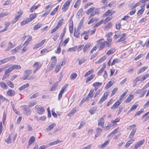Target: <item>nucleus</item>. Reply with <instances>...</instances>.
<instances>
[{
  "label": "nucleus",
  "instance_id": "nucleus-49",
  "mask_svg": "<svg viewBox=\"0 0 149 149\" xmlns=\"http://www.w3.org/2000/svg\"><path fill=\"white\" fill-rule=\"evenodd\" d=\"M121 26V23L119 22H118L116 24V28L117 30H120Z\"/></svg>",
  "mask_w": 149,
  "mask_h": 149
},
{
  "label": "nucleus",
  "instance_id": "nucleus-46",
  "mask_svg": "<svg viewBox=\"0 0 149 149\" xmlns=\"http://www.w3.org/2000/svg\"><path fill=\"white\" fill-rule=\"evenodd\" d=\"M51 59L52 60V61L51 64L55 65L57 63V61L56 59V57L55 56H53L52 57Z\"/></svg>",
  "mask_w": 149,
  "mask_h": 149
},
{
  "label": "nucleus",
  "instance_id": "nucleus-40",
  "mask_svg": "<svg viewBox=\"0 0 149 149\" xmlns=\"http://www.w3.org/2000/svg\"><path fill=\"white\" fill-rule=\"evenodd\" d=\"M120 61V60L118 59V58H116V59H114L113 61L112 62L111 65V66H112L113 65H114L116 63H118Z\"/></svg>",
  "mask_w": 149,
  "mask_h": 149
},
{
  "label": "nucleus",
  "instance_id": "nucleus-7",
  "mask_svg": "<svg viewBox=\"0 0 149 149\" xmlns=\"http://www.w3.org/2000/svg\"><path fill=\"white\" fill-rule=\"evenodd\" d=\"M22 46L21 45H19V46L16 47L15 49H12L11 51V52L12 54H14L17 52L19 50H20L22 47Z\"/></svg>",
  "mask_w": 149,
  "mask_h": 149
},
{
  "label": "nucleus",
  "instance_id": "nucleus-56",
  "mask_svg": "<svg viewBox=\"0 0 149 149\" xmlns=\"http://www.w3.org/2000/svg\"><path fill=\"white\" fill-rule=\"evenodd\" d=\"M95 111L96 109L94 108V107H93L90 109L89 110V111L91 115H92L95 113Z\"/></svg>",
  "mask_w": 149,
  "mask_h": 149
},
{
  "label": "nucleus",
  "instance_id": "nucleus-44",
  "mask_svg": "<svg viewBox=\"0 0 149 149\" xmlns=\"http://www.w3.org/2000/svg\"><path fill=\"white\" fill-rule=\"evenodd\" d=\"M72 1V0H68L64 3V4L68 8L69 5Z\"/></svg>",
  "mask_w": 149,
  "mask_h": 149
},
{
  "label": "nucleus",
  "instance_id": "nucleus-57",
  "mask_svg": "<svg viewBox=\"0 0 149 149\" xmlns=\"http://www.w3.org/2000/svg\"><path fill=\"white\" fill-rule=\"evenodd\" d=\"M81 1V0H77L74 6V7L75 8H77L80 4Z\"/></svg>",
  "mask_w": 149,
  "mask_h": 149
},
{
  "label": "nucleus",
  "instance_id": "nucleus-24",
  "mask_svg": "<svg viewBox=\"0 0 149 149\" xmlns=\"http://www.w3.org/2000/svg\"><path fill=\"white\" fill-rule=\"evenodd\" d=\"M134 141V139H130L129 141H128L126 143V144L125 145L126 147H128L130 146V145L133 143Z\"/></svg>",
  "mask_w": 149,
  "mask_h": 149
},
{
  "label": "nucleus",
  "instance_id": "nucleus-35",
  "mask_svg": "<svg viewBox=\"0 0 149 149\" xmlns=\"http://www.w3.org/2000/svg\"><path fill=\"white\" fill-rule=\"evenodd\" d=\"M59 7V6H58L55 8H54L53 11L51 13L50 15H53L58 10Z\"/></svg>",
  "mask_w": 149,
  "mask_h": 149
},
{
  "label": "nucleus",
  "instance_id": "nucleus-61",
  "mask_svg": "<svg viewBox=\"0 0 149 149\" xmlns=\"http://www.w3.org/2000/svg\"><path fill=\"white\" fill-rule=\"evenodd\" d=\"M33 66V67L35 68H37L38 67H39L40 68L41 67V64H39L38 62H36L34 63Z\"/></svg>",
  "mask_w": 149,
  "mask_h": 149
},
{
  "label": "nucleus",
  "instance_id": "nucleus-54",
  "mask_svg": "<svg viewBox=\"0 0 149 149\" xmlns=\"http://www.w3.org/2000/svg\"><path fill=\"white\" fill-rule=\"evenodd\" d=\"M113 84L112 83L111 81H109L107 84L105 88H106V89H108Z\"/></svg>",
  "mask_w": 149,
  "mask_h": 149
},
{
  "label": "nucleus",
  "instance_id": "nucleus-21",
  "mask_svg": "<svg viewBox=\"0 0 149 149\" xmlns=\"http://www.w3.org/2000/svg\"><path fill=\"white\" fill-rule=\"evenodd\" d=\"M134 97L133 95H130L129 96L127 99L125 101V102L126 103H129L132 100Z\"/></svg>",
  "mask_w": 149,
  "mask_h": 149
},
{
  "label": "nucleus",
  "instance_id": "nucleus-64",
  "mask_svg": "<svg viewBox=\"0 0 149 149\" xmlns=\"http://www.w3.org/2000/svg\"><path fill=\"white\" fill-rule=\"evenodd\" d=\"M9 14L8 12H6L0 14V18L4 17L6 16L7 15Z\"/></svg>",
  "mask_w": 149,
  "mask_h": 149
},
{
  "label": "nucleus",
  "instance_id": "nucleus-15",
  "mask_svg": "<svg viewBox=\"0 0 149 149\" xmlns=\"http://www.w3.org/2000/svg\"><path fill=\"white\" fill-rule=\"evenodd\" d=\"M77 111V109L75 107L74 108L71 110L70 112L68 114V115L71 117L74 115Z\"/></svg>",
  "mask_w": 149,
  "mask_h": 149
},
{
  "label": "nucleus",
  "instance_id": "nucleus-62",
  "mask_svg": "<svg viewBox=\"0 0 149 149\" xmlns=\"http://www.w3.org/2000/svg\"><path fill=\"white\" fill-rule=\"evenodd\" d=\"M61 68V66L59 65H57L55 68V71L56 72H58Z\"/></svg>",
  "mask_w": 149,
  "mask_h": 149
},
{
  "label": "nucleus",
  "instance_id": "nucleus-63",
  "mask_svg": "<svg viewBox=\"0 0 149 149\" xmlns=\"http://www.w3.org/2000/svg\"><path fill=\"white\" fill-rule=\"evenodd\" d=\"M120 118L118 117L115 119L114 120H113L111 121V123H116L117 122H118L120 121Z\"/></svg>",
  "mask_w": 149,
  "mask_h": 149
},
{
  "label": "nucleus",
  "instance_id": "nucleus-6",
  "mask_svg": "<svg viewBox=\"0 0 149 149\" xmlns=\"http://www.w3.org/2000/svg\"><path fill=\"white\" fill-rule=\"evenodd\" d=\"M13 70L10 67L8 69L5 70V74L3 77L2 79H4L8 78L10 75V73Z\"/></svg>",
  "mask_w": 149,
  "mask_h": 149
},
{
  "label": "nucleus",
  "instance_id": "nucleus-60",
  "mask_svg": "<svg viewBox=\"0 0 149 149\" xmlns=\"http://www.w3.org/2000/svg\"><path fill=\"white\" fill-rule=\"evenodd\" d=\"M94 9L95 8L93 7L88 9L86 12L87 14V15H89L92 12Z\"/></svg>",
  "mask_w": 149,
  "mask_h": 149
},
{
  "label": "nucleus",
  "instance_id": "nucleus-9",
  "mask_svg": "<svg viewBox=\"0 0 149 149\" xmlns=\"http://www.w3.org/2000/svg\"><path fill=\"white\" fill-rule=\"evenodd\" d=\"M65 88L66 87L65 86H63L61 88V90L58 94V100H60L61 98L62 94L64 92Z\"/></svg>",
  "mask_w": 149,
  "mask_h": 149
},
{
  "label": "nucleus",
  "instance_id": "nucleus-58",
  "mask_svg": "<svg viewBox=\"0 0 149 149\" xmlns=\"http://www.w3.org/2000/svg\"><path fill=\"white\" fill-rule=\"evenodd\" d=\"M69 38H68L64 40V42L62 43L63 47H65L66 46L67 43H68L69 41Z\"/></svg>",
  "mask_w": 149,
  "mask_h": 149
},
{
  "label": "nucleus",
  "instance_id": "nucleus-13",
  "mask_svg": "<svg viewBox=\"0 0 149 149\" xmlns=\"http://www.w3.org/2000/svg\"><path fill=\"white\" fill-rule=\"evenodd\" d=\"M56 124L55 123H53L49 125L46 128V130L47 132L49 131L50 130L53 129L54 127L56 126Z\"/></svg>",
  "mask_w": 149,
  "mask_h": 149
},
{
  "label": "nucleus",
  "instance_id": "nucleus-19",
  "mask_svg": "<svg viewBox=\"0 0 149 149\" xmlns=\"http://www.w3.org/2000/svg\"><path fill=\"white\" fill-rule=\"evenodd\" d=\"M11 69H12V70H13L14 69L19 70L21 68V67L19 65L15 64L13 65H12L10 67Z\"/></svg>",
  "mask_w": 149,
  "mask_h": 149
},
{
  "label": "nucleus",
  "instance_id": "nucleus-45",
  "mask_svg": "<svg viewBox=\"0 0 149 149\" xmlns=\"http://www.w3.org/2000/svg\"><path fill=\"white\" fill-rule=\"evenodd\" d=\"M58 85V82H56L54 84H53L51 88L50 91H52L55 90L56 89V87Z\"/></svg>",
  "mask_w": 149,
  "mask_h": 149
},
{
  "label": "nucleus",
  "instance_id": "nucleus-1",
  "mask_svg": "<svg viewBox=\"0 0 149 149\" xmlns=\"http://www.w3.org/2000/svg\"><path fill=\"white\" fill-rule=\"evenodd\" d=\"M96 42L99 45V49L100 50L103 49L105 46V41L104 39L102 38L97 41Z\"/></svg>",
  "mask_w": 149,
  "mask_h": 149
},
{
  "label": "nucleus",
  "instance_id": "nucleus-47",
  "mask_svg": "<svg viewBox=\"0 0 149 149\" xmlns=\"http://www.w3.org/2000/svg\"><path fill=\"white\" fill-rule=\"evenodd\" d=\"M94 91V90L91 89L87 97L88 98H91L93 97V93Z\"/></svg>",
  "mask_w": 149,
  "mask_h": 149
},
{
  "label": "nucleus",
  "instance_id": "nucleus-37",
  "mask_svg": "<svg viewBox=\"0 0 149 149\" xmlns=\"http://www.w3.org/2000/svg\"><path fill=\"white\" fill-rule=\"evenodd\" d=\"M118 128H116L115 130H113L112 132H111L110 134H109L107 136L108 137L112 136H113L116 133V132L118 131Z\"/></svg>",
  "mask_w": 149,
  "mask_h": 149
},
{
  "label": "nucleus",
  "instance_id": "nucleus-32",
  "mask_svg": "<svg viewBox=\"0 0 149 149\" xmlns=\"http://www.w3.org/2000/svg\"><path fill=\"white\" fill-rule=\"evenodd\" d=\"M66 30V28H64L63 29V32L62 33L60 39H61V42L60 44V45H62V41L63 40V38L64 37V36H65V31Z\"/></svg>",
  "mask_w": 149,
  "mask_h": 149
},
{
  "label": "nucleus",
  "instance_id": "nucleus-10",
  "mask_svg": "<svg viewBox=\"0 0 149 149\" xmlns=\"http://www.w3.org/2000/svg\"><path fill=\"white\" fill-rule=\"evenodd\" d=\"M37 14L34 13L30 14L29 16V17L27 19L28 22H31L36 17Z\"/></svg>",
  "mask_w": 149,
  "mask_h": 149
},
{
  "label": "nucleus",
  "instance_id": "nucleus-39",
  "mask_svg": "<svg viewBox=\"0 0 149 149\" xmlns=\"http://www.w3.org/2000/svg\"><path fill=\"white\" fill-rule=\"evenodd\" d=\"M38 8V6L33 5L30 9V11L31 12H33L34 11L36 10Z\"/></svg>",
  "mask_w": 149,
  "mask_h": 149
},
{
  "label": "nucleus",
  "instance_id": "nucleus-22",
  "mask_svg": "<svg viewBox=\"0 0 149 149\" xmlns=\"http://www.w3.org/2000/svg\"><path fill=\"white\" fill-rule=\"evenodd\" d=\"M29 86V84L28 83H26V84L23 85V86H21V87H19V88L18 90L19 91H22V90L28 87Z\"/></svg>",
  "mask_w": 149,
  "mask_h": 149
},
{
  "label": "nucleus",
  "instance_id": "nucleus-27",
  "mask_svg": "<svg viewBox=\"0 0 149 149\" xmlns=\"http://www.w3.org/2000/svg\"><path fill=\"white\" fill-rule=\"evenodd\" d=\"M32 39V38L31 36L29 37V38L23 44V46H26L27 45L29 42Z\"/></svg>",
  "mask_w": 149,
  "mask_h": 149
},
{
  "label": "nucleus",
  "instance_id": "nucleus-50",
  "mask_svg": "<svg viewBox=\"0 0 149 149\" xmlns=\"http://www.w3.org/2000/svg\"><path fill=\"white\" fill-rule=\"evenodd\" d=\"M110 140H108L105 141L104 143H103L101 146L102 148H105L106 146L109 143Z\"/></svg>",
  "mask_w": 149,
  "mask_h": 149
},
{
  "label": "nucleus",
  "instance_id": "nucleus-12",
  "mask_svg": "<svg viewBox=\"0 0 149 149\" xmlns=\"http://www.w3.org/2000/svg\"><path fill=\"white\" fill-rule=\"evenodd\" d=\"M35 141V138L33 136H32L29 140L27 148H28Z\"/></svg>",
  "mask_w": 149,
  "mask_h": 149
},
{
  "label": "nucleus",
  "instance_id": "nucleus-4",
  "mask_svg": "<svg viewBox=\"0 0 149 149\" xmlns=\"http://www.w3.org/2000/svg\"><path fill=\"white\" fill-rule=\"evenodd\" d=\"M63 19H61L58 21L57 25L51 31L50 33L51 34L56 31L62 26L63 23Z\"/></svg>",
  "mask_w": 149,
  "mask_h": 149
},
{
  "label": "nucleus",
  "instance_id": "nucleus-20",
  "mask_svg": "<svg viewBox=\"0 0 149 149\" xmlns=\"http://www.w3.org/2000/svg\"><path fill=\"white\" fill-rule=\"evenodd\" d=\"M116 51V49L114 48H111L110 49L108 50L106 53V54L109 55L112 54Z\"/></svg>",
  "mask_w": 149,
  "mask_h": 149
},
{
  "label": "nucleus",
  "instance_id": "nucleus-8",
  "mask_svg": "<svg viewBox=\"0 0 149 149\" xmlns=\"http://www.w3.org/2000/svg\"><path fill=\"white\" fill-rule=\"evenodd\" d=\"M108 95V93L106 92L104 93V95L99 101L100 103H102L106 100L107 97Z\"/></svg>",
  "mask_w": 149,
  "mask_h": 149
},
{
  "label": "nucleus",
  "instance_id": "nucleus-33",
  "mask_svg": "<svg viewBox=\"0 0 149 149\" xmlns=\"http://www.w3.org/2000/svg\"><path fill=\"white\" fill-rule=\"evenodd\" d=\"M148 68V67L147 66L143 67H142L141 69H139L138 72V74H139L140 73L144 72L145 70Z\"/></svg>",
  "mask_w": 149,
  "mask_h": 149
},
{
  "label": "nucleus",
  "instance_id": "nucleus-23",
  "mask_svg": "<svg viewBox=\"0 0 149 149\" xmlns=\"http://www.w3.org/2000/svg\"><path fill=\"white\" fill-rule=\"evenodd\" d=\"M104 121L103 118H101L98 121V125L103 127Z\"/></svg>",
  "mask_w": 149,
  "mask_h": 149
},
{
  "label": "nucleus",
  "instance_id": "nucleus-42",
  "mask_svg": "<svg viewBox=\"0 0 149 149\" xmlns=\"http://www.w3.org/2000/svg\"><path fill=\"white\" fill-rule=\"evenodd\" d=\"M42 26V25L40 23L38 24L35 25L33 27L34 30H37L40 28Z\"/></svg>",
  "mask_w": 149,
  "mask_h": 149
},
{
  "label": "nucleus",
  "instance_id": "nucleus-31",
  "mask_svg": "<svg viewBox=\"0 0 149 149\" xmlns=\"http://www.w3.org/2000/svg\"><path fill=\"white\" fill-rule=\"evenodd\" d=\"M138 106V104H136L133 105L132 107L128 111V113H129L132 111L135 110Z\"/></svg>",
  "mask_w": 149,
  "mask_h": 149
},
{
  "label": "nucleus",
  "instance_id": "nucleus-5",
  "mask_svg": "<svg viewBox=\"0 0 149 149\" xmlns=\"http://www.w3.org/2000/svg\"><path fill=\"white\" fill-rule=\"evenodd\" d=\"M35 108L37 112L39 114H42L45 112L44 108L43 107L36 105Z\"/></svg>",
  "mask_w": 149,
  "mask_h": 149
},
{
  "label": "nucleus",
  "instance_id": "nucleus-48",
  "mask_svg": "<svg viewBox=\"0 0 149 149\" xmlns=\"http://www.w3.org/2000/svg\"><path fill=\"white\" fill-rule=\"evenodd\" d=\"M105 66H103L102 68L99 71L97 72V74L98 75H100V74L102 73L103 71L104 70V69L105 68Z\"/></svg>",
  "mask_w": 149,
  "mask_h": 149
},
{
  "label": "nucleus",
  "instance_id": "nucleus-29",
  "mask_svg": "<svg viewBox=\"0 0 149 149\" xmlns=\"http://www.w3.org/2000/svg\"><path fill=\"white\" fill-rule=\"evenodd\" d=\"M128 92V91L127 90L125 91V92L122 94L121 95L119 98V100H120L121 101H122L124 97L126 95L127 93Z\"/></svg>",
  "mask_w": 149,
  "mask_h": 149
},
{
  "label": "nucleus",
  "instance_id": "nucleus-52",
  "mask_svg": "<svg viewBox=\"0 0 149 149\" xmlns=\"http://www.w3.org/2000/svg\"><path fill=\"white\" fill-rule=\"evenodd\" d=\"M18 13L19 15L16 16L15 18L17 21L19 20V18L20 17L21 15H22V13L21 11H18Z\"/></svg>",
  "mask_w": 149,
  "mask_h": 149
},
{
  "label": "nucleus",
  "instance_id": "nucleus-18",
  "mask_svg": "<svg viewBox=\"0 0 149 149\" xmlns=\"http://www.w3.org/2000/svg\"><path fill=\"white\" fill-rule=\"evenodd\" d=\"M89 31H84L82 33H81V36H82L84 37V39L86 40H87L88 38V33Z\"/></svg>",
  "mask_w": 149,
  "mask_h": 149
},
{
  "label": "nucleus",
  "instance_id": "nucleus-59",
  "mask_svg": "<svg viewBox=\"0 0 149 149\" xmlns=\"http://www.w3.org/2000/svg\"><path fill=\"white\" fill-rule=\"evenodd\" d=\"M103 22V20H102L96 23L94 26V27H96L99 26L102 24Z\"/></svg>",
  "mask_w": 149,
  "mask_h": 149
},
{
  "label": "nucleus",
  "instance_id": "nucleus-28",
  "mask_svg": "<svg viewBox=\"0 0 149 149\" xmlns=\"http://www.w3.org/2000/svg\"><path fill=\"white\" fill-rule=\"evenodd\" d=\"M0 87L5 89H6L8 88L7 85L4 82H0Z\"/></svg>",
  "mask_w": 149,
  "mask_h": 149
},
{
  "label": "nucleus",
  "instance_id": "nucleus-53",
  "mask_svg": "<svg viewBox=\"0 0 149 149\" xmlns=\"http://www.w3.org/2000/svg\"><path fill=\"white\" fill-rule=\"evenodd\" d=\"M96 11H95V12H91V15H90V17H91L93 16H94L95 15V14H98L99 12L98 11V9H96Z\"/></svg>",
  "mask_w": 149,
  "mask_h": 149
},
{
  "label": "nucleus",
  "instance_id": "nucleus-43",
  "mask_svg": "<svg viewBox=\"0 0 149 149\" xmlns=\"http://www.w3.org/2000/svg\"><path fill=\"white\" fill-rule=\"evenodd\" d=\"M102 84V83L96 82L93 84V86L95 87V88L101 86Z\"/></svg>",
  "mask_w": 149,
  "mask_h": 149
},
{
  "label": "nucleus",
  "instance_id": "nucleus-25",
  "mask_svg": "<svg viewBox=\"0 0 149 149\" xmlns=\"http://www.w3.org/2000/svg\"><path fill=\"white\" fill-rule=\"evenodd\" d=\"M125 36V33H123L121 34L120 35L121 37L120 39H118L117 42H120L125 40V38L124 37Z\"/></svg>",
  "mask_w": 149,
  "mask_h": 149
},
{
  "label": "nucleus",
  "instance_id": "nucleus-41",
  "mask_svg": "<svg viewBox=\"0 0 149 149\" xmlns=\"http://www.w3.org/2000/svg\"><path fill=\"white\" fill-rule=\"evenodd\" d=\"M95 77V75H91L90 77H88L87 79H86V83H87L88 82H89L90 81L92 80Z\"/></svg>",
  "mask_w": 149,
  "mask_h": 149
},
{
  "label": "nucleus",
  "instance_id": "nucleus-30",
  "mask_svg": "<svg viewBox=\"0 0 149 149\" xmlns=\"http://www.w3.org/2000/svg\"><path fill=\"white\" fill-rule=\"evenodd\" d=\"M91 44L90 43H88L85 45L83 49V51L85 52L91 46Z\"/></svg>",
  "mask_w": 149,
  "mask_h": 149
},
{
  "label": "nucleus",
  "instance_id": "nucleus-34",
  "mask_svg": "<svg viewBox=\"0 0 149 149\" xmlns=\"http://www.w3.org/2000/svg\"><path fill=\"white\" fill-rule=\"evenodd\" d=\"M8 61V58H7L3 59L0 60V65L5 63Z\"/></svg>",
  "mask_w": 149,
  "mask_h": 149
},
{
  "label": "nucleus",
  "instance_id": "nucleus-2",
  "mask_svg": "<svg viewBox=\"0 0 149 149\" xmlns=\"http://www.w3.org/2000/svg\"><path fill=\"white\" fill-rule=\"evenodd\" d=\"M24 113L26 115H29L31 113V110L30 108L27 106H23L21 107Z\"/></svg>",
  "mask_w": 149,
  "mask_h": 149
},
{
  "label": "nucleus",
  "instance_id": "nucleus-51",
  "mask_svg": "<svg viewBox=\"0 0 149 149\" xmlns=\"http://www.w3.org/2000/svg\"><path fill=\"white\" fill-rule=\"evenodd\" d=\"M77 77V74L75 73H72L70 76V78L71 79H74L76 78Z\"/></svg>",
  "mask_w": 149,
  "mask_h": 149
},
{
  "label": "nucleus",
  "instance_id": "nucleus-3",
  "mask_svg": "<svg viewBox=\"0 0 149 149\" xmlns=\"http://www.w3.org/2000/svg\"><path fill=\"white\" fill-rule=\"evenodd\" d=\"M136 126V125L133 124V125H131L129 126V127L130 128V129L132 130L129 136V138H132L135 134L137 130L136 128L135 127Z\"/></svg>",
  "mask_w": 149,
  "mask_h": 149
},
{
  "label": "nucleus",
  "instance_id": "nucleus-38",
  "mask_svg": "<svg viewBox=\"0 0 149 149\" xmlns=\"http://www.w3.org/2000/svg\"><path fill=\"white\" fill-rule=\"evenodd\" d=\"M11 134H9L8 138L6 139H5V141L7 143H11Z\"/></svg>",
  "mask_w": 149,
  "mask_h": 149
},
{
  "label": "nucleus",
  "instance_id": "nucleus-55",
  "mask_svg": "<svg viewBox=\"0 0 149 149\" xmlns=\"http://www.w3.org/2000/svg\"><path fill=\"white\" fill-rule=\"evenodd\" d=\"M80 33V31L79 30H77V31H75L74 33V36L76 38H78Z\"/></svg>",
  "mask_w": 149,
  "mask_h": 149
},
{
  "label": "nucleus",
  "instance_id": "nucleus-17",
  "mask_svg": "<svg viewBox=\"0 0 149 149\" xmlns=\"http://www.w3.org/2000/svg\"><path fill=\"white\" fill-rule=\"evenodd\" d=\"M15 92L12 90H9L7 92V95L10 96H13L15 95Z\"/></svg>",
  "mask_w": 149,
  "mask_h": 149
},
{
  "label": "nucleus",
  "instance_id": "nucleus-36",
  "mask_svg": "<svg viewBox=\"0 0 149 149\" xmlns=\"http://www.w3.org/2000/svg\"><path fill=\"white\" fill-rule=\"evenodd\" d=\"M106 59V57L105 56H103L101 58L99 59L96 62L97 63H100L101 62L103 61Z\"/></svg>",
  "mask_w": 149,
  "mask_h": 149
},
{
  "label": "nucleus",
  "instance_id": "nucleus-26",
  "mask_svg": "<svg viewBox=\"0 0 149 149\" xmlns=\"http://www.w3.org/2000/svg\"><path fill=\"white\" fill-rule=\"evenodd\" d=\"M114 12H113V13H112L110 11L108 10L107 11H106L105 13H104L103 16V17H106L109 14H110L109 15L110 16L111 15H112L113 14V13H114Z\"/></svg>",
  "mask_w": 149,
  "mask_h": 149
},
{
  "label": "nucleus",
  "instance_id": "nucleus-16",
  "mask_svg": "<svg viewBox=\"0 0 149 149\" xmlns=\"http://www.w3.org/2000/svg\"><path fill=\"white\" fill-rule=\"evenodd\" d=\"M62 141H60V139H58L56 141H55L53 142L50 143L49 144V146H52L54 145H55L57 144L58 143H60Z\"/></svg>",
  "mask_w": 149,
  "mask_h": 149
},
{
  "label": "nucleus",
  "instance_id": "nucleus-11",
  "mask_svg": "<svg viewBox=\"0 0 149 149\" xmlns=\"http://www.w3.org/2000/svg\"><path fill=\"white\" fill-rule=\"evenodd\" d=\"M122 102V101L119 100H118L116 102L113 104V105L111 107V109H113L115 108H117L118 106Z\"/></svg>",
  "mask_w": 149,
  "mask_h": 149
},
{
  "label": "nucleus",
  "instance_id": "nucleus-14",
  "mask_svg": "<svg viewBox=\"0 0 149 149\" xmlns=\"http://www.w3.org/2000/svg\"><path fill=\"white\" fill-rule=\"evenodd\" d=\"M15 45H13L11 41H10L8 44V48L6 49L5 51L6 52L9 51L11 48L14 47Z\"/></svg>",
  "mask_w": 149,
  "mask_h": 149
}]
</instances>
